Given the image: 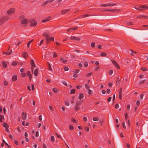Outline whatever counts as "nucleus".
Wrapping results in <instances>:
<instances>
[{
	"instance_id": "338daca9",
	"label": "nucleus",
	"mask_w": 148,
	"mask_h": 148,
	"mask_svg": "<svg viewBox=\"0 0 148 148\" xmlns=\"http://www.w3.org/2000/svg\"><path fill=\"white\" fill-rule=\"evenodd\" d=\"M127 147L128 148H130V144H129L128 143L127 144Z\"/></svg>"
},
{
	"instance_id": "4468645a",
	"label": "nucleus",
	"mask_w": 148,
	"mask_h": 148,
	"mask_svg": "<svg viewBox=\"0 0 148 148\" xmlns=\"http://www.w3.org/2000/svg\"><path fill=\"white\" fill-rule=\"evenodd\" d=\"M22 55L25 58H26L28 56L27 53L25 52L23 53H22Z\"/></svg>"
},
{
	"instance_id": "c03bdc74",
	"label": "nucleus",
	"mask_w": 148,
	"mask_h": 148,
	"mask_svg": "<svg viewBox=\"0 0 148 148\" xmlns=\"http://www.w3.org/2000/svg\"><path fill=\"white\" fill-rule=\"evenodd\" d=\"M95 43H92L91 44V46L92 47H94L95 46Z\"/></svg>"
},
{
	"instance_id": "8fccbe9b",
	"label": "nucleus",
	"mask_w": 148,
	"mask_h": 148,
	"mask_svg": "<svg viewBox=\"0 0 148 148\" xmlns=\"http://www.w3.org/2000/svg\"><path fill=\"white\" fill-rule=\"evenodd\" d=\"M146 79H145L141 81L140 82L139 84H141L143 83H144L145 82V81H146Z\"/></svg>"
},
{
	"instance_id": "79ce46f5",
	"label": "nucleus",
	"mask_w": 148,
	"mask_h": 148,
	"mask_svg": "<svg viewBox=\"0 0 148 148\" xmlns=\"http://www.w3.org/2000/svg\"><path fill=\"white\" fill-rule=\"evenodd\" d=\"M57 56V53L56 52H54L53 53V57L54 58H55Z\"/></svg>"
},
{
	"instance_id": "7c9ffc66",
	"label": "nucleus",
	"mask_w": 148,
	"mask_h": 148,
	"mask_svg": "<svg viewBox=\"0 0 148 148\" xmlns=\"http://www.w3.org/2000/svg\"><path fill=\"white\" fill-rule=\"evenodd\" d=\"M55 134L56 135L57 137L58 138H60L62 140H63L62 138H61L60 135L58 134L57 133H56Z\"/></svg>"
},
{
	"instance_id": "5701e85b",
	"label": "nucleus",
	"mask_w": 148,
	"mask_h": 148,
	"mask_svg": "<svg viewBox=\"0 0 148 148\" xmlns=\"http://www.w3.org/2000/svg\"><path fill=\"white\" fill-rule=\"evenodd\" d=\"M53 90L54 92H59V91H58V90L56 88H53Z\"/></svg>"
},
{
	"instance_id": "f257e3e1",
	"label": "nucleus",
	"mask_w": 148,
	"mask_h": 148,
	"mask_svg": "<svg viewBox=\"0 0 148 148\" xmlns=\"http://www.w3.org/2000/svg\"><path fill=\"white\" fill-rule=\"evenodd\" d=\"M134 8L139 11L145 10L148 9V6L143 5L140 6L139 8L136 7Z\"/></svg>"
},
{
	"instance_id": "de8ad7c7",
	"label": "nucleus",
	"mask_w": 148,
	"mask_h": 148,
	"mask_svg": "<svg viewBox=\"0 0 148 148\" xmlns=\"http://www.w3.org/2000/svg\"><path fill=\"white\" fill-rule=\"evenodd\" d=\"M140 103V101L139 100H138L137 101L136 104L137 106H138L139 105Z\"/></svg>"
},
{
	"instance_id": "c85d7f7f",
	"label": "nucleus",
	"mask_w": 148,
	"mask_h": 148,
	"mask_svg": "<svg viewBox=\"0 0 148 148\" xmlns=\"http://www.w3.org/2000/svg\"><path fill=\"white\" fill-rule=\"evenodd\" d=\"M69 128L70 130H73L74 129L73 126L72 125H70L69 126Z\"/></svg>"
},
{
	"instance_id": "3c124183",
	"label": "nucleus",
	"mask_w": 148,
	"mask_h": 148,
	"mask_svg": "<svg viewBox=\"0 0 148 148\" xmlns=\"http://www.w3.org/2000/svg\"><path fill=\"white\" fill-rule=\"evenodd\" d=\"M68 70H69V68L67 67L66 66V67H64V70L65 71H67Z\"/></svg>"
},
{
	"instance_id": "4c0bfd02",
	"label": "nucleus",
	"mask_w": 148,
	"mask_h": 148,
	"mask_svg": "<svg viewBox=\"0 0 148 148\" xmlns=\"http://www.w3.org/2000/svg\"><path fill=\"white\" fill-rule=\"evenodd\" d=\"M120 80H119V78H118V79H117V81H116V83H117V85H119V84H120Z\"/></svg>"
},
{
	"instance_id": "c9c22d12",
	"label": "nucleus",
	"mask_w": 148,
	"mask_h": 148,
	"mask_svg": "<svg viewBox=\"0 0 148 148\" xmlns=\"http://www.w3.org/2000/svg\"><path fill=\"white\" fill-rule=\"evenodd\" d=\"M62 83L63 84L67 86V83H66V82L65 81H62Z\"/></svg>"
},
{
	"instance_id": "72a5a7b5",
	"label": "nucleus",
	"mask_w": 148,
	"mask_h": 148,
	"mask_svg": "<svg viewBox=\"0 0 148 148\" xmlns=\"http://www.w3.org/2000/svg\"><path fill=\"white\" fill-rule=\"evenodd\" d=\"M33 40L30 41L27 43V47L28 48H29V46L30 43L32 42Z\"/></svg>"
},
{
	"instance_id": "f03ea898",
	"label": "nucleus",
	"mask_w": 148,
	"mask_h": 148,
	"mask_svg": "<svg viewBox=\"0 0 148 148\" xmlns=\"http://www.w3.org/2000/svg\"><path fill=\"white\" fill-rule=\"evenodd\" d=\"M31 69L32 73H33L36 76H37L38 74V69H36L34 71L33 68H32Z\"/></svg>"
},
{
	"instance_id": "ddd939ff",
	"label": "nucleus",
	"mask_w": 148,
	"mask_h": 148,
	"mask_svg": "<svg viewBox=\"0 0 148 148\" xmlns=\"http://www.w3.org/2000/svg\"><path fill=\"white\" fill-rule=\"evenodd\" d=\"M7 62L4 61L2 62V66L3 67L5 68L7 66Z\"/></svg>"
},
{
	"instance_id": "052dcab7",
	"label": "nucleus",
	"mask_w": 148,
	"mask_h": 148,
	"mask_svg": "<svg viewBox=\"0 0 148 148\" xmlns=\"http://www.w3.org/2000/svg\"><path fill=\"white\" fill-rule=\"evenodd\" d=\"M112 99V97H110L108 99V101L109 102H110Z\"/></svg>"
},
{
	"instance_id": "412c9836",
	"label": "nucleus",
	"mask_w": 148,
	"mask_h": 148,
	"mask_svg": "<svg viewBox=\"0 0 148 148\" xmlns=\"http://www.w3.org/2000/svg\"><path fill=\"white\" fill-rule=\"evenodd\" d=\"M47 63L48 64V67L49 70L51 71H52L53 70L52 69L51 65H50V63L49 62H47Z\"/></svg>"
},
{
	"instance_id": "a878e982",
	"label": "nucleus",
	"mask_w": 148,
	"mask_h": 148,
	"mask_svg": "<svg viewBox=\"0 0 148 148\" xmlns=\"http://www.w3.org/2000/svg\"><path fill=\"white\" fill-rule=\"evenodd\" d=\"M51 139L52 142H54L55 141L54 137L53 136H51Z\"/></svg>"
},
{
	"instance_id": "ea45409f",
	"label": "nucleus",
	"mask_w": 148,
	"mask_h": 148,
	"mask_svg": "<svg viewBox=\"0 0 148 148\" xmlns=\"http://www.w3.org/2000/svg\"><path fill=\"white\" fill-rule=\"evenodd\" d=\"M92 75V73H89L86 74V76L87 77H88Z\"/></svg>"
},
{
	"instance_id": "4be33fe9",
	"label": "nucleus",
	"mask_w": 148,
	"mask_h": 148,
	"mask_svg": "<svg viewBox=\"0 0 148 148\" xmlns=\"http://www.w3.org/2000/svg\"><path fill=\"white\" fill-rule=\"evenodd\" d=\"M49 2V0H46V1L45 2L43 3V4H42V5L43 6H44L46 5L47 4H48Z\"/></svg>"
},
{
	"instance_id": "bb28decb",
	"label": "nucleus",
	"mask_w": 148,
	"mask_h": 148,
	"mask_svg": "<svg viewBox=\"0 0 148 148\" xmlns=\"http://www.w3.org/2000/svg\"><path fill=\"white\" fill-rule=\"evenodd\" d=\"M113 73V71L112 70H110L108 72V73L110 75H111Z\"/></svg>"
},
{
	"instance_id": "5fc2aeb1",
	"label": "nucleus",
	"mask_w": 148,
	"mask_h": 148,
	"mask_svg": "<svg viewBox=\"0 0 148 148\" xmlns=\"http://www.w3.org/2000/svg\"><path fill=\"white\" fill-rule=\"evenodd\" d=\"M5 131L8 133L10 132L9 130L8 129V127L5 128Z\"/></svg>"
},
{
	"instance_id": "6e6d98bb",
	"label": "nucleus",
	"mask_w": 148,
	"mask_h": 148,
	"mask_svg": "<svg viewBox=\"0 0 148 148\" xmlns=\"http://www.w3.org/2000/svg\"><path fill=\"white\" fill-rule=\"evenodd\" d=\"M130 104H128L127 105V108L128 110H129L130 109Z\"/></svg>"
},
{
	"instance_id": "9b49d317",
	"label": "nucleus",
	"mask_w": 148,
	"mask_h": 148,
	"mask_svg": "<svg viewBox=\"0 0 148 148\" xmlns=\"http://www.w3.org/2000/svg\"><path fill=\"white\" fill-rule=\"evenodd\" d=\"M84 97V95L82 93H80L79 95L78 98L79 99H81Z\"/></svg>"
},
{
	"instance_id": "37998d69",
	"label": "nucleus",
	"mask_w": 148,
	"mask_h": 148,
	"mask_svg": "<svg viewBox=\"0 0 148 148\" xmlns=\"http://www.w3.org/2000/svg\"><path fill=\"white\" fill-rule=\"evenodd\" d=\"M83 120L84 122H86L87 120V119L86 117H84L83 118Z\"/></svg>"
},
{
	"instance_id": "473e14b6",
	"label": "nucleus",
	"mask_w": 148,
	"mask_h": 148,
	"mask_svg": "<svg viewBox=\"0 0 148 148\" xmlns=\"http://www.w3.org/2000/svg\"><path fill=\"white\" fill-rule=\"evenodd\" d=\"M69 101H65V105L66 106H68L69 105Z\"/></svg>"
},
{
	"instance_id": "a18cd8bd",
	"label": "nucleus",
	"mask_w": 148,
	"mask_h": 148,
	"mask_svg": "<svg viewBox=\"0 0 148 148\" xmlns=\"http://www.w3.org/2000/svg\"><path fill=\"white\" fill-rule=\"evenodd\" d=\"M122 126L124 129H126V127L124 122H123L122 123Z\"/></svg>"
},
{
	"instance_id": "603ef678",
	"label": "nucleus",
	"mask_w": 148,
	"mask_h": 148,
	"mask_svg": "<svg viewBox=\"0 0 148 148\" xmlns=\"http://www.w3.org/2000/svg\"><path fill=\"white\" fill-rule=\"evenodd\" d=\"M119 107V104L117 103H116V104L115 106V108L116 109H118Z\"/></svg>"
},
{
	"instance_id": "58836bf2",
	"label": "nucleus",
	"mask_w": 148,
	"mask_h": 148,
	"mask_svg": "<svg viewBox=\"0 0 148 148\" xmlns=\"http://www.w3.org/2000/svg\"><path fill=\"white\" fill-rule=\"evenodd\" d=\"M50 20L49 19H44L42 20V22L43 23L46 22L48 21H49Z\"/></svg>"
},
{
	"instance_id": "49530a36",
	"label": "nucleus",
	"mask_w": 148,
	"mask_h": 148,
	"mask_svg": "<svg viewBox=\"0 0 148 148\" xmlns=\"http://www.w3.org/2000/svg\"><path fill=\"white\" fill-rule=\"evenodd\" d=\"M82 87V86H77L76 88L77 89H79Z\"/></svg>"
},
{
	"instance_id": "09e8293b",
	"label": "nucleus",
	"mask_w": 148,
	"mask_h": 148,
	"mask_svg": "<svg viewBox=\"0 0 148 148\" xmlns=\"http://www.w3.org/2000/svg\"><path fill=\"white\" fill-rule=\"evenodd\" d=\"M14 143L16 145H18V142L17 140H14Z\"/></svg>"
},
{
	"instance_id": "1a4fd4ad",
	"label": "nucleus",
	"mask_w": 148,
	"mask_h": 148,
	"mask_svg": "<svg viewBox=\"0 0 148 148\" xmlns=\"http://www.w3.org/2000/svg\"><path fill=\"white\" fill-rule=\"evenodd\" d=\"M54 38L53 37H49V38L47 37V38H46V43H47V42H48L49 40L54 41Z\"/></svg>"
},
{
	"instance_id": "6e6552de",
	"label": "nucleus",
	"mask_w": 148,
	"mask_h": 148,
	"mask_svg": "<svg viewBox=\"0 0 148 148\" xmlns=\"http://www.w3.org/2000/svg\"><path fill=\"white\" fill-rule=\"evenodd\" d=\"M111 61L116 67L118 69L119 68V66L117 62L116 61L113 60H111Z\"/></svg>"
},
{
	"instance_id": "774afa93",
	"label": "nucleus",
	"mask_w": 148,
	"mask_h": 148,
	"mask_svg": "<svg viewBox=\"0 0 148 148\" xmlns=\"http://www.w3.org/2000/svg\"><path fill=\"white\" fill-rule=\"evenodd\" d=\"M43 147L44 148H47V147L46 145L44 144H43Z\"/></svg>"
},
{
	"instance_id": "2f4dec72",
	"label": "nucleus",
	"mask_w": 148,
	"mask_h": 148,
	"mask_svg": "<svg viewBox=\"0 0 148 148\" xmlns=\"http://www.w3.org/2000/svg\"><path fill=\"white\" fill-rule=\"evenodd\" d=\"M71 121L73 123H77L76 120L73 118L71 119Z\"/></svg>"
},
{
	"instance_id": "e2e57ef3",
	"label": "nucleus",
	"mask_w": 148,
	"mask_h": 148,
	"mask_svg": "<svg viewBox=\"0 0 148 148\" xmlns=\"http://www.w3.org/2000/svg\"><path fill=\"white\" fill-rule=\"evenodd\" d=\"M8 84L7 82L6 81H5L4 82V84L5 86H7Z\"/></svg>"
},
{
	"instance_id": "69168bd1",
	"label": "nucleus",
	"mask_w": 148,
	"mask_h": 148,
	"mask_svg": "<svg viewBox=\"0 0 148 148\" xmlns=\"http://www.w3.org/2000/svg\"><path fill=\"white\" fill-rule=\"evenodd\" d=\"M127 24L128 25H132L133 24V23L132 22H128L127 23Z\"/></svg>"
},
{
	"instance_id": "7ed1b4c3",
	"label": "nucleus",
	"mask_w": 148,
	"mask_h": 148,
	"mask_svg": "<svg viewBox=\"0 0 148 148\" xmlns=\"http://www.w3.org/2000/svg\"><path fill=\"white\" fill-rule=\"evenodd\" d=\"M115 5L113 3H109L107 4H101V6L103 7L112 6Z\"/></svg>"
},
{
	"instance_id": "0eeeda50",
	"label": "nucleus",
	"mask_w": 148,
	"mask_h": 148,
	"mask_svg": "<svg viewBox=\"0 0 148 148\" xmlns=\"http://www.w3.org/2000/svg\"><path fill=\"white\" fill-rule=\"evenodd\" d=\"M21 22L22 24H26L27 22V19L23 17L21 21Z\"/></svg>"
},
{
	"instance_id": "13d9d810",
	"label": "nucleus",
	"mask_w": 148,
	"mask_h": 148,
	"mask_svg": "<svg viewBox=\"0 0 148 148\" xmlns=\"http://www.w3.org/2000/svg\"><path fill=\"white\" fill-rule=\"evenodd\" d=\"M22 124L23 125L25 126L26 124H25V121H23L22 122Z\"/></svg>"
},
{
	"instance_id": "4d7b16f0",
	"label": "nucleus",
	"mask_w": 148,
	"mask_h": 148,
	"mask_svg": "<svg viewBox=\"0 0 148 148\" xmlns=\"http://www.w3.org/2000/svg\"><path fill=\"white\" fill-rule=\"evenodd\" d=\"M77 27H74V28H71V29L73 30H75L77 29Z\"/></svg>"
},
{
	"instance_id": "20e7f679",
	"label": "nucleus",
	"mask_w": 148,
	"mask_h": 148,
	"mask_svg": "<svg viewBox=\"0 0 148 148\" xmlns=\"http://www.w3.org/2000/svg\"><path fill=\"white\" fill-rule=\"evenodd\" d=\"M15 11V9L14 8H12L8 10L7 11V13L8 14H10L14 13Z\"/></svg>"
},
{
	"instance_id": "2eb2a0df",
	"label": "nucleus",
	"mask_w": 148,
	"mask_h": 148,
	"mask_svg": "<svg viewBox=\"0 0 148 148\" xmlns=\"http://www.w3.org/2000/svg\"><path fill=\"white\" fill-rule=\"evenodd\" d=\"M82 102V101H79L77 102L76 104V106L80 105Z\"/></svg>"
},
{
	"instance_id": "bf43d9fd",
	"label": "nucleus",
	"mask_w": 148,
	"mask_h": 148,
	"mask_svg": "<svg viewBox=\"0 0 148 148\" xmlns=\"http://www.w3.org/2000/svg\"><path fill=\"white\" fill-rule=\"evenodd\" d=\"M28 136V134L27 132H25V136L26 138Z\"/></svg>"
},
{
	"instance_id": "39448f33",
	"label": "nucleus",
	"mask_w": 148,
	"mask_h": 148,
	"mask_svg": "<svg viewBox=\"0 0 148 148\" xmlns=\"http://www.w3.org/2000/svg\"><path fill=\"white\" fill-rule=\"evenodd\" d=\"M85 87L88 90V92H93L92 90L89 89L90 86H88L87 84H85L84 85Z\"/></svg>"
},
{
	"instance_id": "dca6fc26",
	"label": "nucleus",
	"mask_w": 148,
	"mask_h": 148,
	"mask_svg": "<svg viewBox=\"0 0 148 148\" xmlns=\"http://www.w3.org/2000/svg\"><path fill=\"white\" fill-rule=\"evenodd\" d=\"M17 77L16 76V75H14L12 78V80L14 81H15L17 80Z\"/></svg>"
},
{
	"instance_id": "680f3d73",
	"label": "nucleus",
	"mask_w": 148,
	"mask_h": 148,
	"mask_svg": "<svg viewBox=\"0 0 148 148\" xmlns=\"http://www.w3.org/2000/svg\"><path fill=\"white\" fill-rule=\"evenodd\" d=\"M75 89H72L71 90V92H75Z\"/></svg>"
},
{
	"instance_id": "393cba45",
	"label": "nucleus",
	"mask_w": 148,
	"mask_h": 148,
	"mask_svg": "<svg viewBox=\"0 0 148 148\" xmlns=\"http://www.w3.org/2000/svg\"><path fill=\"white\" fill-rule=\"evenodd\" d=\"M107 55V54L106 53L103 52L101 54V56H105Z\"/></svg>"
},
{
	"instance_id": "0e129e2a",
	"label": "nucleus",
	"mask_w": 148,
	"mask_h": 148,
	"mask_svg": "<svg viewBox=\"0 0 148 148\" xmlns=\"http://www.w3.org/2000/svg\"><path fill=\"white\" fill-rule=\"evenodd\" d=\"M39 136V135H38V131H37L36 132V137H38Z\"/></svg>"
},
{
	"instance_id": "6ab92c4d",
	"label": "nucleus",
	"mask_w": 148,
	"mask_h": 148,
	"mask_svg": "<svg viewBox=\"0 0 148 148\" xmlns=\"http://www.w3.org/2000/svg\"><path fill=\"white\" fill-rule=\"evenodd\" d=\"M69 9H66L62 11V14H65L68 11H69Z\"/></svg>"
},
{
	"instance_id": "9d476101",
	"label": "nucleus",
	"mask_w": 148,
	"mask_h": 148,
	"mask_svg": "<svg viewBox=\"0 0 148 148\" xmlns=\"http://www.w3.org/2000/svg\"><path fill=\"white\" fill-rule=\"evenodd\" d=\"M22 116L23 120H25L27 117L26 113L25 112H23L22 114Z\"/></svg>"
},
{
	"instance_id": "aec40b11",
	"label": "nucleus",
	"mask_w": 148,
	"mask_h": 148,
	"mask_svg": "<svg viewBox=\"0 0 148 148\" xmlns=\"http://www.w3.org/2000/svg\"><path fill=\"white\" fill-rule=\"evenodd\" d=\"M60 60L62 61L63 63H65L66 62V59H64L62 58H60Z\"/></svg>"
},
{
	"instance_id": "c756f323",
	"label": "nucleus",
	"mask_w": 148,
	"mask_h": 148,
	"mask_svg": "<svg viewBox=\"0 0 148 148\" xmlns=\"http://www.w3.org/2000/svg\"><path fill=\"white\" fill-rule=\"evenodd\" d=\"M93 120L95 121H97L99 120V119L97 117H94L93 118Z\"/></svg>"
},
{
	"instance_id": "f704fd0d",
	"label": "nucleus",
	"mask_w": 148,
	"mask_h": 148,
	"mask_svg": "<svg viewBox=\"0 0 148 148\" xmlns=\"http://www.w3.org/2000/svg\"><path fill=\"white\" fill-rule=\"evenodd\" d=\"M16 64H17L16 62L15 61H14V62H12V66H15L16 65Z\"/></svg>"
},
{
	"instance_id": "f3484780",
	"label": "nucleus",
	"mask_w": 148,
	"mask_h": 148,
	"mask_svg": "<svg viewBox=\"0 0 148 148\" xmlns=\"http://www.w3.org/2000/svg\"><path fill=\"white\" fill-rule=\"evenodd\" d=\"M3 126L4 127H5V128H7V127H9V125H8V124L7 123H5V122H4L3 123Z\"/></svg>"
},
{
	"instance_id": "864d4df0",
	"label": "nucleus",
	"mask_w": 148,
	"mask_h": 148,
	"mask_svg": "<svg viewBox=\"0 0 148 148\" xmlns=\"http://www.w3.org/2000/svg\"><path fill=\"white\" fill-rule=\"evenodd\" d=\"M21 76L23 77H25L26 76V74L25 73H23L21 74Z\"/></svg>"
},
{
	"instance_id": "a211bd4d",
	"label": "nucleus",
	"mask_w": 148,
	"mask_h": 148,
	"mask_svg": "<svg viewBox=\"0 0 148 148\" xmlns=\"http://www.w3.org/2000/svg\"><path fill=\"white\" fill-rule=\"evenodd\" d=\"M71 40H79V39L75 37H71Z\"/></svg>"
},
{
	"instance_id": "e433bc0d",
	"label": "nucleus",
	"mask_w": 148,
	"mask_h": 148,
	"mask_svg": "<svg viewBox=\"0 0 148 148\" xmlns=\"http://www.w3.org/2000/svg\"><path fill=\"white\" fill-rule=\"evenodd\" d=\"M80 109V107H79L78 106H76V105L75 106V110L76 111L78 110H79Z\"/></svg>"
},
{
	"instance_id": "b1692460",
	"label": "nucleus",
	"mask_w": 148,
	"mask_h": 148,
	"mask_svg": "<svg viewBox=\"0 0 148 148\" xmlns=\"http://www.w3.org/2000/svg\"><path fill=\"white\" fill-rule=\"evenodd\" d=\"M84 130L85 131L88 132L89 131V127H84Z\"/></svg>"
},
{
	"instance_id": "cd10ccee",
	"label": "nucleus",
	"mask_w": 148,
	"mask_h": 148,
	"mask_svg": "<svg viewBox=\"0 0 148 148\" xmlns=\"http://www.w3.org/2000/svg\"><path fill=\"white\" fill-rule=\"evenodd\" d=\"M9 138L12 140H14V138H13V136L11 134H9Z\"/></svg>"
},
{
	"instance_id": "f8f14e48",
	"label": "nucleus",
	"mask_w": 148,
	"mask_h": 148,
	"mask_svg": "<svg viewBox=\"0 0 148 148\" xmlns=\"http://www.w3.org/2000/svg\"><path fill=\"white\" fill-rule=\"evenodd\" d=\"M30 63L32 66L33 67H36V66L34 63V61L33 60H31Z\"/></svg>"
},
{
	"instance_id": "423d86ee",
	"label": "nucleus",
	"mask_w": 148,
	"mask_h": 148,
	"mask_svg": "<svg viewBox=\"0 0 148 148\" xmlns=\"http://www.w3.org/2000/svg\"><path fill=\"white\" fill-rule=\"evenodd\" d=\"M37 24V23L35 20H32L30 21V25L31 26H34Z\"/></svg>"
},
{
	"instance_id": "a19ab883",
	"label": "nucleus",
	"mask_w": 148,
	"mask_h": 148,
	"mask_svg": "<svg viewBox=\"0 0 148 148\" xmlns=\"http://www.w3.org/2000/svg\"><path fill=\"white\" fill-rule=\"evenodd\" d=\"M84 66L85 67H86L88 66V63L87 62H85L84 63Z\"/></svg>"
}]
</instances>
